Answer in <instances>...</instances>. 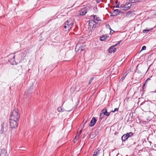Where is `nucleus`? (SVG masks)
<instances>
[{
    "label": "nucleus",
    "mask_w": 156,
    "mask_h": 156,
    "mask_svg": "<svg viewBox=\"0 0 156 156\" xmlns=\"http://www.w3.org/2000/svg\"><path fill=\"white\" fill-rule=\"evenodd\" d=\"M119 109L118 108H116L114 110L112 111V112H115L116 111H118Z\"/></svg>",
    "instance_id": "obj_30"
},
{
    "label": "nucleus",
    "mask_w": 156,
    "mask_h": 156,
    "mask_svg": "<svg viewBox=\"0 0 156 156\" xmlns=\"http://www.w3.org/2000/svg\"><path fill=\"white\" fill-rule=\"evenodd\" d=\"M110 29L111 30L110 34H111V33H112V34H113L114 33V30H112L110 28Z\"/></svg>",
    "instance_id": "obj_35"
},
{
    "label": "nucleus",
    "mask_w": 156,
    "mask_h": 156,
    "mask_svg": "<svg viewBox=\"0 0 156 156\" xmlns=\"http://www.w3.org/2000/svg\"><path fill=\"white\" fill-rule=\"evenodd\" d=\"M115 7L117 8H119V5H118V4L116 5V6H115Z\"/></svg>",
    "instance_id": "obj_37"
},
{
    "label": "nucleus",
    "mask_w": 156,
    "mask_h": 156,
    "mask_svg": "<svg viewBox=\"0 0 156 156\" xmlns=\"http://www.w3.org/2000/svg\"><path fill=\"white\" fill-rule=\"evenodd\" d=\"M79 135H78L77 136L76 135V136L75 137L74 140H76V141L79 138Z\"/></svg>",
    "instance_id": "obj_32"
},
{
    "label": "nucleus",
    "mask_w": 156,
    "mask_h": 156,
    "mask_svg": "<svg viewBox=\"0 0 156 156\" xmlns=\"http://www.w3.org/2000/svg\"><path fill=\"white\" fill-rule=\"evenodd\" d=\"M72 110V109L71 108L70 110H66V111H68V112H70V111H71V110Z\"/></svg>",
    "instance_id": "obj_39"
},
{
    "label": "nucleus",
    "mask_w": 156,
    "mask_h": 156,
    "mask_svg": "<svg viewBox=\"0 0 156 156\" xmlns=\"http://www.w3.org/2000/svg\"><path fill=\"white\" fill-rule=\"evenodd\" d=\"M110 29L111 30L110 34H111V33H112V34H113L114 33V30H112L110 28Z\"/></svg>",
    "instance_id": "obj_36"
},
{
    "label": "nucleus",
    "mask_w": 156,
    "mask_h": 156,
    "mask_svg": "<svg viewBox=\"0 0 156 156\" xmlns=\"http://www.w3.org/2000/svg\"><path fill=\"white\" fill-rule=\"evenodd\" d=\"M151 80L150 78H148L147 80H146V82H148L149 80Z\"/></svg>",
    "instance_id": "obj_38"
},
{
    "label": "nucleus",
    "mask_w": 156,
    "mask_h": 156,
    "mask_svg": "<svg viewBox=\"0 0 156 156\" xmlns=\"http://www.w3.org/2000/svg\"><path fill=\"white\" fill-rule=\"evenodd\" d=\"M9 123L10 127L11 129H15L17 127L18 125V120H16L9 119Z\"/></svg>",
    "instance_id": "obj_3"
},
{
    "label": "nucleus",
    "mask_w": 156,
    "mask_h": 156,
    "mask_svg": "<svg viewBox=\"0 0 156 156\" xmlns=\"http://www.w3.org/2000/svg\"><path fill=\"white\" fill-rule=\"evenodd\" d=\"M88 120V118H86V119H85L83 121V122H84V123H86L87 122Z\"/></svg>",
    "instance_id": "obj_33"
},
{
    "label": "nucleus",
    "mask_w": 156,
    "mask_h": 156,
    "mask_svg": "<svg viewBox=\"0 0 156 156\" xmlns=\"http://www.w3.org/2000/svg\"><path fill=\"white\" fill-rule=\"evenodd\" d=\"M148 82H146V81H145L144 83V84L143 85V89H144V87H145V85Z\"/></svg>",
    "instance_id": "obj_31"
},
{
    "label": "nucleus",
    "mask_w": 156,
    "mask_h": 156,
    "mask_svg": "<svg viewBox=\"0 0 156 156\" xmlns=\"http://www.w3.org/2000/svg\"><path fill=\"white\" fill-rule=\"evenodd\" d=\"M94 79V77H92L91 79L89 80L88 83L90 84L91 83L93 80Z\"/></svg>",
    "instance_id": "obj_29"
},
{
    "label": "nucleus",
    "mask_w": 156,
    "mask_h": 156,
    "mask_svg": "<svg viewBox=\"0 0 156 156\" xmlns=\"http://www.w3.org/2000/svg\"><path fill=\"white\" fill-rule=\"evenodd\" d=\"M3 132H4V127L3 126H2L1 128V130L0 133L1 134L2 133H3Z\"/></svg>",
    "instance_id": "obj_27"
},
{
    "label": "nucleus",
    "mask_w": 156,
    "mask_h": 156,
    "mask_svg": "<svg viewBox=\"0 0 156 156\" xmlns=\"http://www.w3.org/2000/svg\"><path fill=\"white\" fill-rule=\"evenodd\" d=\"M131 5V4L130 3H126L124 5V9L126 10L129 9L130 8Z\"/></svg>",
    "instance_id": "obj_12"
},
{
    "label": "nucleus",
    "mask_w": 156,
    "mask_h": 156,
    "mask_svg": "<svg viewBox=\"0 0 156 156\" xmlns=\"http://www.w3.org/2000/svg\"><path fill=\"white\" fill-rule=\"evenodd\" d=\"M121 139L122 141H125L126 140H127L128 138L126 136V135L125 134L122 136Z\"/></svg>",
    "instance_id": "obj_17"
},
{
    "label": "nucleus",
    "mask_w": 156,
    "mask_h": 156,
    "mask_svg": "<svg viewBox=\"0 0 156 156\" xmlns=\"http://www.w3.org/2000/svg\"><path fill=\"white\" fill-rule=\"evenodd\" d=\"M114 12L115 13V15H113V16H116L119 13H121L122 12V11H119L118 9H115L114 10Z\"/></svg>",
    "instance_id": "obj_14"
},
{
    "label": "nucleus",
    "mask_w": 156,
    "mask_h": 156,
    "mask_svg": "<svg viewBox=\"0 0 156 156\" xmlns=\"http://www.w3.org/2000/svg\"><path fill=\"white\" fill-rule=\"evenodd\" d=\"M151 30H143V32L144 33H147L150 31Z\"/></svg>",
    "instance_id": "obj_26"
},
{
    "label": "nucleus",
    "mask_w": 156,
    "mask_h": 156,
    "mask_svg": "<svg viewBox=\"0 0 156 156\" xmlns=\"http://www.w3.org/2000/svg\"><path fill=\"white\" fill-rule=\"evenodd\" d=\"M85 45H83L80 47L79 49V50L80 51H83L85 50Z\"/></svg>",
    "instance_id": "obj_19"
},
{
    "label": "nucleus",
    "mask_w": 156,
    "mask_h": 156,
    "mask_svg": "<svg viewBox=\"0 0 156 156\" xmlns=\"http://www.w3.org/2000/svg\"><path fill=\"white\" fill-rule=\"evenodd\" d=\"M115 45H114L110 48L108 49V52L110 53L115 52L116 51V49L115 48Z\"/></svg>",
    "instance_id": "obj_6"
},
{
    "label": "nucleus",
    "mask_w": 156,
    "mask_h": 156,
    "mask_svg": "<svg viewBox=\"0 0 156 156\" xmlns=\"http://www.w3.org/2000/svg\"><path fill=\"white\" fill-rule=\"evenodd\" d=\"M139 66V65H137L136 67V69L135 70V72L139 74H141V71L140 70L138 69Z\"/></svg>",
    "instance_id": "obj_18"
},
{
    "label": "nucleus",
    "mask_w": 156,
    "mask_h": 156,
    "mask_svg": "<svg viewBox=\"0 0 156 156\" xmlns=\"http://www.w3.org/2000/svg\"><path fill=\"white\" fill-rule=\"evenodd\" d=\"M122 41H119L118 43L115 45V46H116L118 44H119Z\"/></svg>",
    "instance_id": "obj_34"
},
{
    "label": "nucleus",
    "mask_w": 156,
    "mask_h": 156,
    "mask_svg": "<svg viewBox=\"0 0 156 156\" xmlns=\"http://www.w3.org/2000/svg\"><path fill=\"white\" fill-rule=\"evenodd\" d=\"M87 10L86 8H84L80 11V14L81 16L84 15L87 13Z\"/></svg>",
    "instance_id": "obj_10"
},
{
    "label": "nucleus",
    "mask_w": 156,
    "mask_h": 156,
    "mask_svg": "<svg viewBox=\"0 0 156 156\" xmlns=\"http://www.w3.org/2000/svg\"><path fill=\"white\" fill-rule=\"evenodd\" d=\"M20 114L18 109H14L11 112L10 119L19 121Z\"/></svg>",
    "instance_id": "obj_1"
},
{
    "label": "nucleus",
    "mask_w": 156,
    "mask_h": 156,
    "mask_svg": "<svg viewBox=\"0 0 156 156\" xmlns=\"http://www.w3.org/2000/svg\"><path fill=\"white\" fill-rule=\"evenodd\" d=\"M127 75V73H125L122 76V77L121 79L120 80V81H121V82H122L123 81V80H124V79H125V77H126V76Z\"/></svg>",
    "instance_id": "obj_22"
},
{
    "label": "nucleus",
    "mask_w": 156,
    "mask_h": 156,
    "mask_svg": "<svg viewBox=\"0 0 156 156\" xmlns=\"http://www.w3.org/2000/svg\"><path fill=\"white\" fill-rule=\"evenodd\" d=\"M96 136V134L94 132H92L91 133V134L90 135V137L91 139H93Z\"/></svg>",
    "instance_id": "obj_21"
},
{
    "label": "nucleus",
    "mask_w": 156,
    "mask_h": 156,
    "mask_svg": "<svg viewBox=\"0 0 156 156\" xmlns=\"http://www.w3.org/2000/svg\"><path fill=\"white\" fill-rule=\"evenodd\" d=\"M101 112L104 115H106L107 116H108L110 115V112H108L107 109L105 108L102 109Z\"/></svg>",
    "instance_id": "obj_11"
},
{
    "label": "nucleus",
    "mask_w": 156,
    "mask_h": 156,
    "mask_svg": "<svg viewBox=\"0 0 156 156\" xmlns=\"http://www.w3.org/2000/svg\"><path fill=\"white\" fill-rule=\"evenodd\" d=\"M122 7L121 6H121H120L119 7V8H122Z\"/></svg>",
    "instance_id": "obj_42"
},
{
    "label": "nucleus",
    "mask_w": 156,
    "mask_h": 156,
    "mask_svg": "<svg viewBox=\"0 0 156 156\" xmlns=\"http://www.w3.org/2000/svg\"><path fill=\"white\" fill-rule=\"evenodd\" d=\"M131 2L133 3H136V2H138L139 0H130Z\"/></svg>",
    "instance_id": "obj_25"
},
{
    "label": "nucleus",
    "mask_w": 156,
    "mask_h": 156,
    "mask_svg": "<svg viewBox=\"0 0 156 156\" xmlns=\"http://www.w3.org/2000/svg\"><path fill=\"white\" fill-rule=\"evenodd\" d=\"M133 134L131 132L125 134L126 135V136L128 138L132 136L133 135Z\"/></svg>",
    "instance_id": "obj_20"
},
{
    "label": "nucleus",
    "mask_w": 156,
    "mask_h": 156,
    "mask_svg": "<svg viewBox=\"0 0 156 156\" xmlns=\"http://www.w3.org/2000/svg\"><path fill=\"white\" fill-rule=\"evenodd\" d=\"M140 105H143V107L144 108H149V103L148 101H145L142 102L140 104Z\"/></svg>",
    "instance_id": "obj_7"
},
{
    "label": "nucleus",
    "mask_w": 156,
    "mask_h": 156,
    "mask_svg": "<svg viewBox=\"0 0 156 156\" xmlns=\"http://www.w3.org/2000/svg\"><path fill=\"white\" fill-rule=\"evenodd\" d=\"M75 140H74V142L75 143Z\"/></svg>",
    "instance_id": "obj_43"
},
{
    "label": "nucleus",
    "mask_w": 156,
    "mask_h": 156,
    "mask_svg": "<svg viewBox=\"0 0 156 156\" xmlns=\"http://www.w3.org/2000/svg\"><path fill=\"white\" fill-rule=\"evenodd\" d=\"M81 132H82V130H80V133L79 134H80L81 133Z\"/></svg>",
    "instance_id": "obj_41"
},
{
    "label": "nucleus",
    "mask_w": 156,
    "mask_h": 156,
    "mask_svg": "<svg viewBox=\"0 0 156 156\" xmlns=\"http://www.w3.org/2000/svg\"><path fill=\"white\" fill-rule=\"evenodd\" d=\"M57 110L58 112H63L64 110H63L62 107H59L58 108Z\"/></svg>",
    "instance_id": "obj_23"
},
{
    "label": "nucleus",
    "mask_w": 156,
    "mask_h": 156,
    "mask_svg": "<svg viewBox=\"0 0 156 156\" xmlns=\"http://www.w3.org/2000/svg\"><path fill=\"white\" fill-rule=\"evenodd\" d=\"M7 151L5 150H2L0 156H6Z\"/></svg>",
    "instance_id": "obj_13"
},
{
    "label": "nucleus",
    "mask_w": 156,
    "mask_h": 156,
    "mask_svg": "<svg viewBox=\"0 0 156 156\" xmlns=\"http://www.w3.org/2000/svg\"><path fill=\"white\" fill-rule=\"evenodd\" d=\"M89 28L90 31H92L96 27V23L94 20H90L89 21Z\"/></svg>",
    "instance_id": "obj_4"
},
{
    "label": "nucleus",
    "mask_w": 156,
    "mask_h": 156,
    "mask_svg": "<svg viewBox=\"0 0 156 156\" xmlns=\"http://www.w3.org/2000/svg\"><path fill=\"white\" fill-rule=\"evenodd\" d=\"M32 88L29 89L26 92L24 95L25 98H27L28 97L31 96L30 94L32 93Z\"/></svg>",
    "instance_id": "obj_8"
},
{
    "label": "nucleus",
    "mask_w": 156,
    "mask_h": 156,
    "mask_svg": "<svg viewBox=\"0 0 156 156\" xmlns=\"http://www.w3.org/2000/svg\"><path fill=\"white\" fill-rule=\"evenodd\" d=\"M15 55L13 54L10 55H9V57H10V59H9V61L10 62L12 65L15 64L16 63L15 60Z\"/></svg>",
    "instance_id": "obj_5"
},
{
    "label": "nucleus",
    "mask_w": 156,
    "mask_h": 156,
    "mask_svg": "<svg viewBox=\"0 0 156 156\" xmlns=\"http://www.w3.org/2000/svg\"><path fill=\"white\" fill-rule=\"evenodd\" d=\"M97 121V119L94 117H93L90 121L89 126L91 127L94 126L96 123Z\"/></svg>",
    "instance_id": "obj_9"
},
{
    "label": "nucleus",
    "mask_w": 156,
    "mask_h": 156,
    "mask_svg": "<svg viewBox=\"0 0 156 156\" xmlns=\"http://www.w3.org/2000/svg\"><path fill=\"white\" fill-rule=\"evenodd\" d=\"M104 115L101 112V114L100 115V119H102L104 117Z\"/></svg>",
    "instance_id": "obj_24"
},
{
    "label": "nucleus",
    "mask_w": 156,
    "mask_h": 156,
    "mask_svg": "<svg viewBox=\"0 0 156 156\" xmlns=\"http://www.w3.org/2000/svg\"><path fill=\"white\" fill-rule=\"evenodd\" d=\"M101 0H97V3H99L100 2Z\"/></svg>",
    "instance_id": "obj_40"
},
{
    "label": "nucleus",
    "mask_w": 156,
    "mask_h": 156,
    "mask_svg": "<svg viewBox=\"0 0 156 156\" xmlns=\"http://www.w3.org/2000/svg\"><path fill=\"white\" fill-rule=\"evenodd\" d=\"M146 47L145 46H143L142 48V49L141 50V51L142 50H146Z\"/></svg>",
    "instance_id": "obj_28"
},
{
    "label": "nucleus",
    "mask_w": 156,
    "mask_h": 156,
    "mask_svg": "<svg viewBox=\"0 0 156 156\" xmlns=\"http://www.w3.org/2000/svg\"><path fill=\"white\" fill-rule=\"evenodd\" d=\"M64 30L65 31H67L70 29L73 26V21L71 19H69L66 21L63 24Z\"/></svg>",
    "instance_id": "obj_2"
},
{
    "label": "nucleus",
    "mask_w": 156,
    "mask_h": 156,
    "mask_svg": "<svg viewBox=\"0 0 156 156\" xmlns=\"http://www.w3.org/2000/svg\"><path fill=\"white\" fill-rule=\"evenodd\" d=\"M108 37V36L106 35H104L101 37L100 38V40L101 41H103L106 39V38Z\"/></svg>",
    "instance_id": "obj_15"
},
{
    "label": "nucleus",
    "mask_w": 156,
    "mask_h": 156,
    "mask_svg": "<svg viewBox=\"0 0 156 156\" xmlns=\"http://www.w3.org/2000/svg\"><path fill=\"white\" fill-rule=\"evenodd\" d=\"M93 16L94 19V20H96L97 21H100V18L97 16L96 15H92L91 16V17Z\"/></svg>",
    "instance_id": "obj_16"
}]
</instances>
